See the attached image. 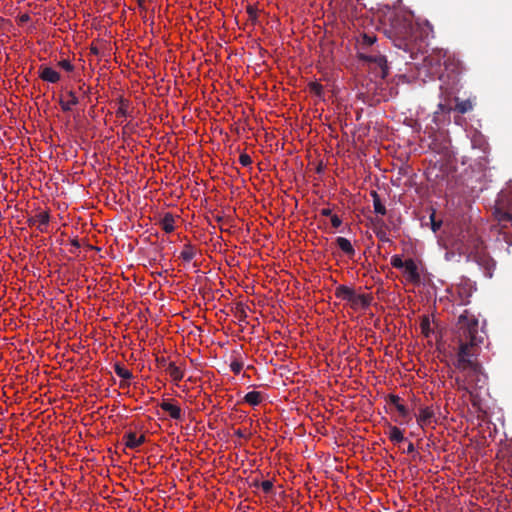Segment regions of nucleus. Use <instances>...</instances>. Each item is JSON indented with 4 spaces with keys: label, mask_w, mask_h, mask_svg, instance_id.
<instances>
[{
    "label": "nucleus",
    "mask_w": 512,
    "mask_h": 512,
    "mask_svg": "<svg viewBox=\"0 0 512 512\" xmlns=\"http://www.w3.org/2000/svg\"><path fill=\"white\" fill-rule=\"evenodd\" d=\"M483 341L484 331L479 327L478 317L472 311L464 309L452 332L455 355L452 359L451 377H454L457 389L467 392L471 397L487 383V375L478 360Z\"/></svg>",
    "instance_id": "f257e3e1"
},
{
    "label": "nucleus",
    "mask_w": 512,
    "mask_h": 512,
    "mask_svg": "<svg viewBox=\"0 0 512 512\" xmlns=\"http://www.w3.org/2000/svg\"><path fill=\"white\" fill-rule=\"evenodd\" d=\"M453 248L460 254L466 256L467 261H474L483 269L485 276L492 277L496 262L487 253L481 236L477 230L468 227L461 230L453 242Z\"/></svg>",
    "instance_id": "f03ea898"
},
{
    "label": "nucleus",
    "mask_w": 512,
    "mask_h": 512,
    "mask_svg": "<svg viewBox=\"0 0 512 512\" xmlns=\"http://www.w3.org/2000/svg\"><path fill=\"white\" fill-rule=\"evenodd\" d=\"M494 215L500 226V233L505 234L507 223L512 227V189L502 190L495 204Z\"/></svg>",
    "instance_id": "7ed1b4c3"
},
{
    "label": "nucleus",
    "mask_w": 512,
    "mask_h": 512,
    "mask_svg": "<svg viewBox=\"0 0 512 512\" xmlns=\"http://www.w3.org/2000/svg\"><path fill=\"white\" fill-rule=\"evenodd\" d=\"M358 58L361 61L366 62L371 69L375 70L376 77L385 79L388 76L389 67H388L387 59L379 51H377V53H369V54L365 53V52H359Z\"/></svg>",
    "instance_id": "20e7f679"
},
{
    "label": "nucleus",
    "mask_w": 512,
    "mask_h": 512,
    "mask_svg": "<svg viewBox=\"0 0 512 512\" xmlns=\"http://www.w3.org/2000/svg\"><path fill=\"white\" fill-rule=\"evenodd\" d=\"M393 29L395 35L402 40H406L412 36V25L405 19H396L395 24H393Z\"/></svg>",
    "instance_id": "39448f33"
},
{
    "label": "nucleus",
    "mask_w": 512,
    "mask_h": 512,
    "mask_svg": "<svg viewBox=\"0 0 512 512\" xmlns=\"http://www.w3.org/2000/svg\"><path fill=\"white\" fill-rule=\"evenodd\" d=\"M403 268H404L406 278L409 282H411V283H419L420 282V279H421L420 273L418 271L417 264L415 263V261L412 258L405 260V266Z\"/></svg>",
    "instance_id": "423d86ee"
},
{
    "label": "nucleus",
    "mask_w": 512,
    "mask_h": 512,
    "mask_svg": "<svg viewBox=\"0 0 512 512\" xmlns=\"http://www.w3.org/2000/svg\"><path fill=\"white\" fill-rule=\"evenodd\" d=\"M159 406L162 410L167 412L169 416L174 420H181L183 418L182 410L181 408L172 403V400L170 399H164Z\"/></svg>",
    "instance_id": "0eeeda50"
},
{
    "label": "nucleus",
    "mask_w": 512,
    "mask_h": 512,
    "mask_svg": "<svg viewBox=\"0 0 512 512\" xmlns=\"http://www.w3.org/2000/svg\"><path fill=\"white\" fill-rule=\"evenodd\" d=\"M372 301V297L369 294H355L352 297V300L349 302L350 307L353 310L358 309H367Z\"/></svg>",
    "instance_id": "6e6552de"
},
{
    "label": "nucleus",
    "mask_w": 512,
    "mask_h": 512,
    "mask_svg": "<svg viewBox=\"0 0 512 512\" xmlns=\"http://www.w3.org/2000/svg\"><path fill=\"white\" fill-rule=\"evenodd\" d=\"M434 415V411L431 407H422L419 409V414L416 415V421L421 428H424L431 423Z\"/></svg>",
    "instance_id": "1a4fd4ad"
},
{
    "label": "nucleus",
    "mask_w": 512,
    "mask_h": 512,
    "mask_svg": "<svg viewBox=\"0 0 512 512\" xmlns=\"http://www.w3.org/2000/svg\"><path fill=\"white\" fill-rule=\"evenodd\" d=\"M125 446L130 449H136L141 446L145 441V435L137 437L135 432H128L123 436Z\"/></svg>",
    "instance_id": "9d476101"
},
{
    "label": "nucleus",
    "mask_w": 512,
    "mask_h": 512,
    "mask_svg": "<svg viewBox=\"0 0 512 512\" xmlns=\"http://www.w3.org/2000/svg\"><path fill=\"white\" fill-rule=\"evenodd\" d=\"M39 77L49 83H57L61 78L59 72L48 66L40 68Z\"/></svg>",
    "instance_id": "9b49d317"
},
{
    "label": "nucleus",
    "mask_w": 512,
    "mask_h": 512,
    "mask_svg": "<svg viewBox=\"0 0 512 512\" xmlns=\"http://www.w3.org/2000/svg\"><path fill=\"white\" fill-rule=\"evenodd\" d=\"M66 96L68 97V100H65L63 96L59 98V104L63 112L71 111L72 107L79 103L78 97L72 90L68 91Z\"/></svg>",
    "instance_id": "f8f14e48"
},
{
    "label": "nucleus",
    "mask_w": 512,
    "mask_h": 512,
    "mask_svg": "<svg viewBox=\"0 0 512 512\" xmlns=\"http://www.w3.org/2000/svg\"><path fill=\"white\" fill-rule=\"evenodd\" d=\"M354 294L355 290L346 285H339L335 289V296L340 300L347 301L348 303L352 300Z\"/></svg>",
    "instance_id": "ddd939ff"
},
{
    "label": "nucleus",
    "mask_w": 512,
    "mask_h": 512,
    "mask_svg": "<svg viewBox=\"0 0 512 512\" xmlns=\"http://www.w3.org/2000/svg\"><path fill=\"white\" fill-rule=\"evenodd\" d=\"M336 244L339 249L345 253L349 258H353L355 255V249L351 244L350 240L344 237H337Z\"/></svg>",
    "instance_id": "4468645a"
},
{
    "label": "nucleus",
    "mask_w": 512,
    "mask_h": 512,
    "mask_svg": "<svg viewBox=\"0 0 512 512\" xmlns=\"http://www.w3.org/2000/svg\"><path fill=\"white\" fill-rule=\"evenodd\" d=\"M49 219H50V217H49L48 212H40L37 215H35L34 217L30 218L28 220V223L30 226L35 225L37 223L38 229L41 232H43L44 231L43 227L48 225Z\"/></svg>",
    "instance_id": "2eb2a0df"
},
{
    "label": "nucleus",
    "mask_w": 512,
    "mask_h": 512,
    "mask_svg": "<svg viewBox=\"0 0 512 512\" xmlns=\"http://www.w3.org/2000/svg\"><path fill=\"white\" fill-rule=\"evenodd\" d=\"M165 371L170 375L172 380L175 382L181 381L184 377V371L179 366H176L174 362L167 364Z\"/></svg>",
    "instance_id": "dca6fc26"
},
{
    "label": "nucleus",
    "mask_w": 512,
    "mask_h": 512,
    "mask_svg": "<svg viewBox=\"0 0 512 512\" xmlns=\"http://www.w3.org/2000/svg\"><path fill=\"white\" fill-rule=\"evenodd\" d=\"M455 101H456V105L454 108L455 111H457L461 114H465V113L473 110L474 103L471 99L460 100L459 98H456Z\"/></svg>",
    "instance_id": "f3484780"
},
{
    "label": "nucleus",
    "mask_w": 512,
    "mask_h": 512,
    "mask_svg": "<svg viewBox=\"0 0 512 512\" xmlns=\"http://www.w3.org/2000/svg\"><path fill=\"white\" fill-rule=\"evenodd\" d=\"M175 219L171 213H165L163 218L160 220L161 228L165 231V233H172L175 230Z\"/></svg>",
    "instance_id": "a211bd4d"
},
{
    "label": "nucleus",
    "mask_w": 512,
    "mask_h": 512,
    "mask_svg": "<svg viewBox=\"0 0 512 512\" xmlns=\"http://www.w3.org/2000/svg\"><path fill=\"white\" fill-rule=\"evenodd\" d=\"M118 109L116 110V117L117 118H120V117H127V116H130V112H129V106H130V102L129 100L123 98V97H119L118 98Z\"/></svg>",
    "instance_id": "6ab92c4d"
},
{
    "label": "nucleus",
    "mask_w": 512,
    "mask_h": 512,
    "mask_svg": "<svg viewBox=\"0 0 512 512\" xmlns=\"http://www.w3.org/2000/svg\"><path fill=\"white\" fill-rule=\"evenodd\" d=\"M263 397H262V394L261 392H258V391H251V392H248L245 396H244V402L251 405V406H257L261 403Z\"/></svg>",
    "instance_id": "aec40b11"
},
{
    "label": "nucleus",
    "mask_w": 512,
    "mask_h": 512,
    "mask_svg": "<svg viewBox=\"0 0 512 512\" xmlns=\"http://www.w3.org/2000/svg\"><path fill=\"white\" fill-rule=\"evenodd\" d=\"M195 255H196L195 247L190 243H186L183 247V250L180 253V258L185 262H190L194 258Z\"/></svg>",
    "instance_id": "412c9836"
},
{
    "label": "nucleus",
    "mask_w": 512,
    "mask_h": 512,
    "mask_svg": "<svg viewBox=\"0 0 512 512\" xmlns=\"http://www.w3.org/2000/svg\"><path fill=\"white\" fill-rule=\"evenodd\" d=\"M388 438L393 443H400L405 440L403 431L397 426H390L388 431Z\"/></svg>",
    "instance_id": "4be33fe9"
},
{
    "label": "nucleus",
    "mask_w": 512,
    "mask_h": 512,
    "mask_svg": "<svg viewBox=\"0 0 512 512\" xmlns=\"http://www.w3.org/2000/svg\"><path fill=\"white\" fill-rule=\"evenodd\" d=\"M376 41L377 37L374 34H362L361 39L359 40L361 50L371 47Z\"/></svg>",
    "instance_id": "5701e85b"
},
{
    "label": "nucleus",
    "mask_w": 512,
    "mask_h": 512,
    "mask_svg": "<svg viewBox=\"0 0 512 512\" xmlns=\"http://www.w3.org/2000/svg\"><path fill=\"white\" fill-rule=\"evenodd\" d=\"M114 371L123 380H130L133 377L132 372L118 362L114 364Z\"/></svg>",
    "instance_id": "b1692460"
},
{
    "label": "nucleus",
    "mask_w": 512,
    "mask_h": 512,
    "mask_svg": "<svg viewBox=\"0 0 512 512\" xmlns=\"http://www.w3.org/2000/svg\"><path fill=\"white\" fill-rule=\"evenodd\" d=\"M471 293L464 287L458 289L459 305H467Z\"/></svg>",
    "instance_id": "393cba45"
},
{
    "label": "nucleus",
    "mask_w": 512,
    "mask_h": 512,
    "mask_svg": "<svg viewBox=\"0 0 512 512\" xmlns=\"http://www.w3.org/2000/svg\"><path fill=\"white\" fill-rule=\"evenodd\" d=\"M420 328H421L422 333L426 337L430 336V334L432 332V329H431V323H430V320H429L428 316H424L422 318L421 323H420Z\"/></svg>",
    "instance_id": "a878e982"
},
{
    "label": "nucleus",
    "mask_w": 512,
    "mask_h": 512,
    "mask_svg": "<svg viewBox=\"0 0 512 512\" xmlns=\"http://www.w3.org/2000/svg\"><path fill=\"white\" fill-rule=\"evenodd\" d=\"M308 88H309V91L311 93H313L315 96L322 97V95H323V86L320 83H318L316 81L310 82L308 84Z\"/></svg>",
    "instance_id": "bb28decb"
},
{
    "label": "nucleus",
    "mask_w": 512,
    "mask_h": 512,
    "mask_svg": "<svg viewBox=\"0 0 512 512\" xmlns=\"http://www.w3.org/2000/svg\"><path fill=\"white\" fill-rule=\"evenodd\" d=\"M391 265L396 269H402L405 266V261L402 260L400 255H393L391 257Z\"/></svg>",
    "instance_id": "cd10ccee"
},
{
    "label": "nucleus",
    "mask_w": 512,
    "mask_h": 512,
    "mask_svg": "<svg viewBox=\"0 0 512 512\" xmlns=\"http://www.w3.org/2000/svg\"><path fill=\"white\" fill-rule=\"evenodd\" d=\"M374 211L377 214L385 215L386 214V207L382 204L381 199H376L375 202H373Z\"/></svg>",
    "instance_id": "c85d7f7f"
},
{
    "label": "nucleus",
    "mask_w": 512,
    "mask_h": 512,
    "mask_svg": "<svg viewBox=\"0 0 512 512\" xmlns=\"http://www.w3.org/2000/svg\"><path fill=\"white\" fill-rule=\"evenodd\" d=\"M255 486H258L260 485L262 490L265 492V493H270L273 489V483L270 481V480H265V481H262L260 484H258L257 481H255L254 483Z\"/></svg>",
    "instance_id": "c756f323"
},
{
    "label": "nucleus",
    "mask_w": 512,
    "mask_h": 512,
    "mask_svg": "<svg viewBox=\"0 0 512 512\" xmlns=\"http://www.w3.org/2000/svg\"><path fill=\"white\" fill-rule=\"evenodd\" d=\"M230 369L234 374H239L243 369V363L238 360H234L230 363Z\"/></svg>",
    "instance_id": "7c9ffc66"
},
{
    "label": "nucleus",
    "mask_w": 512,
    "mask_h": 512,
    "mask_svg": "<svg viewBox=\"0 0 512 512\" xmlns=\"http://www.w3.org/2000/svg\"><path fill=\"white\" fill-rule=\"evenodd\" d=\"M430 221H431V229L433 230V232H437L441 225H442V221H437L435 219V212H433L431 215H430Z\"/></svg>",
    "instance_id": "2f4dec72"
},
{
    "label": "nucleus",
    "mask_w": 512,
    "mask_h": 512,
    "mask_svg": "<svg viewBox=\"0 0 512 512\" xmlns=\"http://www.w3.org/2000/svg\"><path fill=\"white\" fill-rule=\"evenodd\" d=\"M239 162L244 167H247V166H250L252 164V159H251V157L248 154L242 153L240 155V157H239Z\"/></svg>",
    "instance_id": "473e14b6"
},
{
    "label": "nucleus",
    "mask_w": 512,
    "mask_h": 512,
    "mask_svg": "<svg viewBox=\"0 0 512 512\" xmlns=\"http://www.w3.org/2000/svg\"><path fill=\"white\" fill-rule=\"evenodd\" d=\"M375 235L382 242H391V240L387 236L386 232L381 228L378 230H375Z\"/></svg>",
    "instance_id": "72a5a7b5"
},
{
    "label": "nucleus",
    "mask_w": 512,
    "mask_h": 512,
    "mask_svg": "<svg viewBox=\"0 0 512 512\" xmlns=\"http://www.w3.org/2000/svg\"><path fill=\"white\" fill-rule=\"evenodd\" d=\"M236 317L238 318L239 321H245L247 318L246 311H245L243 305H241V304L238 305V307H237Z\"/></svg>",
    "instance_id": "f704fd0d"
},
{
    "label": "nucleus",
    "mask_w": 512,
    "mask_h": 512,
    "mask_svg": "<svg viewBox=\"0 0 512 512\" xmlns=\"http://www.w3.org/2000/svg\"><path fill=\"white\" fill-rule=\"evenodd\" d=\"M59 66L67 72H72L74 70V66L71 64L69 60L66 59L61 60L59 62Z\"/></svg>",
    "instance_id": "c9c22d12"
},
{
    "label": "nucleus",
    "mask_w": 512,
    "mask_h": 512,
    "mask_svg": "<svg viewBox=\"0 0 512 512\" xmlns=\"http://www.w3.org/2000/svg\"><path fill=\"white\" fill-rule=\"evenodd\" d=\"M168 359L166 357H157L156 358V364L158 368L166 370L167 364H169Z\"/></svg>",
    "instance_id": "e433bc0d"
},
{
    "label": "nucleus",
    "mask_w": 512,
    "mask_h": 512,
    "mask_svg": "<svg viewBox=\"0 0 512 512\" xmlns=\"http://www.w3.org/2000/svg\"><path fill=\"white\" fill-rule=\"evenodd\" d=\"M395 408L399 412L400 416L404 418L408 417L409 411L403 404L399 403L398 405L395 406Z\"/></svg>",
    "instance_id": "4c0bfd02"
},
{
    "label": "nucleus",
    "mask_w": 512,
    "mask_h": 512,
    "mask_svg": "<svg viewBox=\"0 0 512 512\" xmlns=\"http://www.w3.org/2000/svg\"><path fill=\"white\" fill-rule=\"evenodd\" d=\"M331 224L334 228H338L342 224V220L336 214L331 215Z\"/></svg>",
    "instance_id": "58836bf2"
},
{
    "label": "nucleus",
    "mask_w": 512,
    "mask_h": 512,
    "mask_svg": "<svg viewBox=\"0 0 512 512\" xmlns=\"http://www.w3.org/2000/svg\"><path fill=\"white\" fill-rule=\"evenodd\" d=\"M389 402L393 404L394 406L398 405L400 403V397L398 395L390 394L388 396Z\"/></svg>",
    "instance_id": "ea45409f"
},
{
    "label": "nucleus",
    "mask_w": 512,
    "mask_h": 512,
    "mask_svg": "<svg viewBox=\"0 0 512 512\" xmlns=\"http://www.w3.org/2000/svg\"><path fill=\"white\" fill-rule=\"evenodd\" d=\"M247 13L249 14L250 18H252V19H255L256 16H257L256 9L253 6H251V5H249L247 7Z\"/></svg>",
    "instance_id": "a19ab883"
},
{
    "label": "nucleus",
    "mask_w": 512,
    "mask_h": 512,
    "mask_svg": "<svg viewBox=\"0 0 512 512\" xmlns=\"http://www.w3.org/2000/svg\"><path fill=\"white\" fill-rule=\"evenodd\" d=\"M30 20V16L29 14L25 13V14H22L20 17H19V21L21 23H25V22H28Z\"/></svg>",
    "instance_id": "79ce46f5"
},
{
    "label": "nucleus",
    "mask_w": 512,
    "mask_h": 512,
    "mask_svg": "<svg viewBox=\"0 0 512 512\" xmlns=\"http://www.w3.org/2000/svg\"><path fill=\"white\" fill-rule=\"evenodd\" d=\"M405 452L408 453V454H412V453L415 452V447H414V444L412 442H409Z\"/></svg>",
    "instance_id": "37998d69"
},
{
    "label": "nucleus",
    "mask_w": 512,
    "mask_h": 512,
    "mask_svg": "<svg viewBox=\"0 0 512 512\" xmlns=\"http://www.w3.org/2000/svg\"><path fill=\"white\" fill-rule=\"evenodd\" d=\"M71 245L75 248V249H79L81 247L80 245V242L78 239H72L70 241Z\"/></svg>",
    "instance_id": "c03bdc74"
},
{
    "label": "nucleus",
    "mask_w": 512,
    "mask_h": 512,
    "mask_svg": "<svg viewBox=\"0 0 512 512\" xmlns=\"http://www.w3.org/2000/svg\"><path fill=\"white\" fill-rule=\"evenodd\" d=\"M321 214L323 216H330V217H331V215H333L331 209H329V208L322 209L321 210Z\"/></svg>",
    "instance_id": "a18cd8bd"
},
{
    "label": "nucleus",
    "mask_w": 512,
    "mask_h": 512,
    "mask_svg": "<svg viewBox=\"0 0 512 512\" xmlns=\"http://www.w3.org/2000/svg\"><path fill=\"white\" fill-rule=\"evenodd\" d=\"M370 195H371V197H372V199H373V202H375V201H376V199H380L379 194H378L375 190H372V191L370 192Z\"/></svg>",
    "instance_id": "49530a36"
},
{
    "label": "nucleus",
    "mask_w": 512,
    "mask_h": 512,
    "mask_svg": "<svg viewBox=\"0 0 512 512\" xmlns=\"http://www.w3.org/2000/svg\"><path fill=\"white\" fill-rule=\"evenodd\" d=\"M235 435L239 438H245L246 437V434L241 430V429H237L235 431Z\"/></svg>",
    "instance_id": "de8ad7c7"
},
{
    "label": "nucleus",
    "mask_w": 512,
    "mask_h": 512,
    "mask_svg": "<svg viewBox=\"0 0 512 512\" xmlns=\"http://www.w3.org/2000/svg\"><path fill=\"white\" fill-rule=\"evenodd\" d=\"M130 123H127L124 127H123V134H125L127 132V130L130 129Z\"/></svg>",
    "instance_id": "09e8293b"
},
{
    "label": "nucleus",
    "mask_w": 512,
    "mask_h": 512,
    "mask_svg": "<svg viewBox=\"0 0 512 512\" xmlns=\"http://www.w3.org/2000/svg\"><path fill=\"white\" fill-rule=\"evenodd\" d=\"M146 0H138V3H139V6L141 8H144V3H145Z\"/></svg>",
    "instance_id": "8fccbe9b"
},
{
    "label": "nucleus",
    "mask_w": 512,
    "mask_h": 512,
    "mask_svg": "<svg viewBox=\"0 0 512 512\" xmlns=\"http://www.w3.org/2000/svg\"><path fill=\"white\" fill-rule=\"evenodd\" d=\"M126 386H127V384H126L125 382H123V381H121V382H120V387H121V388H124V387H126Z\"/></svg>",
    "instance_id": "3c124183"
},
{
    "label": "nucleus",
    "mask_w": 512,
    "mask_h": 512,
    "mask_svg": "<svg viewBox=\"0 0 512 512\" xmlns=\"http://www.w3.org/2000/svg\"><path fill=\"white\" fill-rule=\"evenodd\" d=\"M91 51L94 53V54H98V49L97 48H92Z\"/></svg>",
    "instance_id": "603ef678"
},
{
    "label": "nucleus",
    "mask_w": 512,
    "mask_h": 512,
    "mask_svg": "<svg viewBox=\"0 0 512 512\" xmlns=\"http://www.w3.org/2000/svg\"><path fill=\"white\" fill-rule=\"evenodd\" d=\"M378 223L383 224V220L379 219Z\"/></svg>",
    "instance_id": "864d4df0"
}]
</instances>
